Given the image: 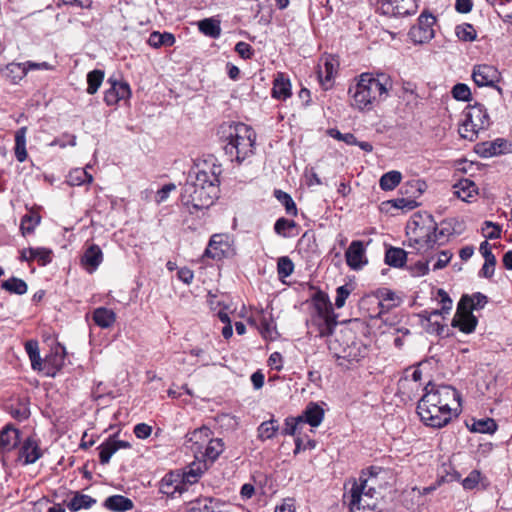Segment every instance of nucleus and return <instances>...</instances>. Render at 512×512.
<instances>
[{"label":"nucleus","mask_w":512,"mask_h":512,"mask_svg":"<svg viewBox=\"0 0 512 512\" xmlns=\"http://www.w3.org/2000/svg\"><path fill=\"white\" fill-rule=\"evenodd\" d=\"M451 93L453 98L459 101H469L471 98L470 88L464 83H457L454 85Z\"/></svg>","instance_id":"obj_50"},{"label":"nucleus","mask_w":512,"mask_h":512,"mask_svg":"<svg viewBox=\"0 0 512 512\" xmlns=\"http://www.w3.org/2000/svg\"><path fill=\"white\" fill-rule=\"evenodd\" d=\"M350 295V290L347 285H342L336 289L335 306L342 308L345 305L346 299Z\"/></svg>","instance_id":"obj_59"},{"label":"nucleus","mask_w":512,"mask_h":512,"mask_svg":"<svg viewBox=\"0 0 512 512\" xmlns=\"http://www.w3.org/2000/svg\"><path fill=\"white\" fill-rule=\"evenodd\" d=\"M312 326L316 328L317 336L326 337L332 334L337 322L332 315L313 316L311 320Z\"/></svg>","instance_id":"obj_19"},{"label":"nucleus","mask_w":512,"mask_h":512,"mask_svg":"<svg viewBox=\"0 0 512 512\" xmlns=\"http://www.w3.org/2000/svg\"><path fill=\"white\" fill-rule=\"evenodd\" d=\"M26 133H27V127H21L15 133L14 152H15V157L19 162H24L27 158Z\"/></svg>","instance_id":"obj_31"},{"label":"nucleus","mask_w":512,"mask_h":512,"mask_svg":"<svg viewBox=\"0 0 512 512\" xmlns=\"http://www.w3.org/2000/svg\"><path fill=\"white\" fill-rule=\"evenodd\" d=\"M299 417L302 424H309L312 427H318L324 418V409L315 402H310Z\"/></svg>","instance_id":"obj_17"},{"label":"nucleus","mask_w":512,"mask_h":512,"mask_svg":"<svg viewBox=\"0 0 512 512\" xmlns=\"http://www.w3.org/2000/svg\"><path fill=\"white\" fill-rule=\"evenodd\" d=\"M455 34L459 40L465 42H472L477 37V32L472 24L463 23L455 27Z\"/></svg>","instance_id":"obj_43"},{"label":"nucleus","mask_w":512,"mask_h":512,"mask_svg":"<svg viewBox=\"0 0 512 512\" xmlns=\"http://www.w3.org/2000/svg\"><path fill=\"white\" fill-rule=\"evenodd\" d=\"M411 225L414 226V241L422 247L425 245L427 248H430L437 243L442 244L452 234L450 223L445 221L441 223L440 227L435 225L425 227V225H420L416 220H413Z\"/></svg>","instance_id":"obj_7"},{"label":"nucleus","mask_w":512,"mask_h":512,"mask_svg":"<svg viewBox=\"0 0 512 512\" xmlns=\"http://www.w3.org/2000/svg\"><path fill=\"white\" fill-rule=\"evenodd\" d=\"M452 258L450 251H441L438 255L437 261L433 265V270H439L447 266Z\"/></svg>","instance_id":"obj_60"},{"label":"nucleus","mask_w":512,"mask_h":512,"mask_svg":"<svg viewBox=\"0 0 512 512\" xmlns=\"http://www.w3.org/2000/svg\"><path fill=\"white\" fill-rule=\"evenodd\" d=\"M152 433V427L146 423H139L134 427V434L139 439H146Z\"/></svg>","instance_id":"obj_62"},{"label":"nucleus","mask_w":512,"mask_h":512,"mask_svg":"<svg viewBox=\"0 0 512 512\" xmlns=\"http://www.w3.org/2000/svg\"><path fill=\"white\" fill-rule=\"evenodd\" d=\"M477 323L476 316L469 309L464 307L460 309V305H457V310L451 323L453 327L459 328L463 333L470 334L475 330Z\"/></svg>","instance_id":"obj_16"},{"label":"nucleus","mask_w":512,"mask_h":512,"mask_svg":"<svg viewBox=\"0 0 512 512\" xmlns=\"http://www.w3.org/2000/svg\"><path fill=\"white\" fill-rule=\"evenodd\" d=\"M347 265L353 270H359L367 264L365 247L362 241H352L345 252Z\"/></svg>","instance_id":"obj_14"},{"label":"nucleus","mask_w":512,"mask_h":512,"mask_svg":"<svg viewBox=\"0 0 512 512\" xmlns=\"http://www.w3.org/2000/svg\"><path fill=\"white\" fill-rule=\"evenodd\" d=\"M42 453L37 441L33 438H27L20 449V458H24V464L35 463Z\"/></svg>","instance_id":"obj_20"},{"label":"nucleus","mask_w":512,"mask_h":512,"mask_svg":"<svg viewBox=\"0 0 512 512\" xmlns=\"http://www.w3.org/2000/svg\"><path fill=\"white\" fill-rule=\"evenodd\" d=\"M221 172V166L213 161H204L193 167L182 188L183 205L196 211L209 208L218 197Z\"/></svg>","instance_id":"obj_1"},{"label":"nucleus","mask_w":512,"mask_h":512,"mask_svg":"<svg viewBox=\"0 0 512 512\" xmlns=\"http://www.w3.org/2000/svg\"><path fill=\"white\" fill-rule=\"evenodd\" d=\"M324 69H325V76L324 77H323V71L322 70H320L318 72L319 79H320L322 85H325V83L330 82L333 79V77L335 76V74L337 73V69H336V66H335L333 60H326L324 62Z\"/></svg>","instance_id":"obj_51"},{"label":"nucleus","mask_w":512,"mask_h":512,"mask_svg":"<svg viewBox=\"0 0 512 512\" xmlns=\"http://www.w3.org/2000/svg\"><path fill=\"white\" fill-rule=\"evenodd\" d=\"M27 75V70L23 63H9L3 70V76L13 84H17Z\"/></svg>","instance_id":"obj_28"},{"label":"nucleus","mask_w":512,"mask_h":512,"mask_svg":"<svg viewBox=\"0 0 512 512\" xmlns=\"http://www.w3.org/2000/svg\"><path fill=\"white\" fill-rule=\"evenodd\" d=\"M176 189L175 184L169 183L164 185L160 190L156 193V202L162 203L167 200L169 194Z\"/></svg>","instance_id":"obj_61"},{"label":"nucleus","mask_w":512,"mask_h":512,"mask_svg":"<svg viewBox=\"0 0 512 512\" xmlns=\"http://www.w3.org/2000/svg\"><path fill=\"white\" fill-rule=\"evenodd\" d=\"M472 78L477 86L494 87L502 94V89L496 85L500 79V73L494 66L487 64L476 65L473 68Z\"/></svg>","instance_id":"obj_10"},{"label":"nucleus","mask_w":512,"mask_h":512,"mask_svg":"<svg viewBox=\"0 0 512 512\" xmlns=\"http://www.w3.org/2000/svg\"><path fill=\"white\" fill-rule=\"evenodd\" d=\"M104 507L113 512H126L134 507L133 501L123 495H112L106 498Z\"/></svg>","instance_id":"obj_23"},{"label":"nucleus","mask_w":512,"mask_h":512,"mask_svg":"<svg viewBox=\"0 0 512 512\" xmlns=\"http://www.w3.org/2000/svg\"><path fill=\"white\" fill-rule=\"evenodd\" d=\"M25 350L31 361L32 369L35 371H39V369H41V364L43 360L40 357L38 342L35 340L27 341L25 343Z\"/></svg>","instance_id":"obj_35"},{"label":"nucleus","mask_w":512,"mask_h":512,"mask_svg":"<svg viewBox=\"0 0 512 512\" xmlns=\"http://www.w3.org/2000/svg\"><path fill=\"white\" fill-rule=\"evenodd\" d=\"M401 179V173L399 171L392 170L381 176L379 186L384 191H391L400 184Z\"/></svg>","instance_id":"obj_34"},{"label":"nucleus","mask_w":512,"mask_h":512,"mask_svg":"<svg viewBox=\"0 0 512 512\" xmlns=\"http://www.w3.org/2000/svg\"><path fill=\"white\" fill-rule=\"evenodd\" d=\"M198 28L201 33L214 39L221 35L220 22L213 18H206L199 21Z\"/></svg>","instance_id":"obj_33"},{"label":"nucleus","mask_w":512,"mask_h":512,"mask_svg":"<svg viewBox=\"0 0 512 512\" xmlns=\"http://www.w3.org/2000/svg\"><path fill=\"white\" fill-rule=\"evenodd\" d=\"M221 137L227 141L225 153L241 163L253 154L256 135L251 127L244 123H226L220 128Z\"/></svg>","instance_id":"obj_3"},{"label":"nucleus","mask_w":512,"mask_h":512,"mask_svg":"<svg viewBox=\"0 0 512 512\" xmlns=\"http://www.w3.org/2000/svg\"><path fill=\"white\" fill-rule=\"evenodd\" d=\"M407 259L405 250L396 247H390L385 253V263L392 267H402Z\"/></svg>","instance_id":"obj_30"},{"label":"nucleus","mask_w":512,"mask_h":512,"mask_svg":"<svg viewBox=\"0 0 512 512\" xmlns=\"http://www.w3.org/2000/svg\"><path fill=\"white\" fill-rule=\"evenodd\" d=\"M30 258L37 260L41 266H45L52 261V250L45 247L29 248Z\"/></svg>","instance_id":"obj_45"},{"label":"nucleus","mask_w":512,"mask_h":512,"mask_svg":"<svg viewBox=\"0 0 512 512\" xmlns=\"http://www.w3.org/2000/svg\"><path fill=\"white\" fill-rule=\"evenodd\" d=\"M366 472L363 471L357 480H353L351 488L344 493V501L348 503L350 512H373L377 507L376 489L369 484L376 478L378 472L376 468L371 467Z\"/></svg>","instance_id":"obj_4"},{"label":"nucleus","mask_w":512,"mask_h":512,"mask_svg":"<svg viewBox=\"0 0 512 512\" xmlns=\"http://www.w3.org/2000/svg\"><path fill=\"white\" fill-rule=\"evenodd\" d=\"M436 18L428 12H423L419 18L418 23L414 25L409 32L411 39L415 43H426L434 38V24Z\"/></svg>","instance_id":"obj_9"},{"label":"nucleus","mask_w":512,"mask_h":512,"mask_svg":"<svg viewBox=\"0 0 512 512\" xmlns=\"http://www.w3.org/2000/svg\"><path fill=\"white\" fill-rule=\"evenodd\" d=\"M466 126L476 127L481 131L486 130L490 126V119L486 108L482 104L476 103L469 106L465 112Z\"/></svg>","instance_id":"obj_12"},{"label":"nucleus","mask_w":512,"mask_h":512,"mask_svg":"<svg viewBox=\"0 0 512 512\" xmlns=\"http://www.w3.org/2000/svg\"><path fill=\"white\" fill-rule=\"evenodd\" d=\"M93 177L84 169H75L68 176V183L72 186H79L85 183H91Z\"/></svg>","instance_id":"obj_47"},{"label":"nucleus","mask_w":512,"mask_h":512,"mask_svg":"<svg viewBox=\"0 0 512 512\" xmlns=\"http://www.w3.org/2000/svg\"><path fill=\"white\" fill-rule=\"evenodd\" d=\"M497 430V424L492 418L474 420L470 431L476 433L493 434Z\"/></svg>","instance_id":"obj_38"},{"label":"nucleus","mask_w":512,"mask_h":512,"mask_svg":"<svg viewBox=\"0 0 512 512\" xmlns=\"http://www.w3.org/2000/svg\"><path fill=\"white\" fill-rule=\"evenodd\" d=\"M279 429V425L275 419L264 421L258 427V437L261 440L272 439Z\"/></svg>","instance_id":"obj_39"},{"label":"nucleus","mask_w":512,"mask_h":512,"mask_svg":"<svg viewBox=\"0 0 512 512\" xmlns=\"http://www.w3.org/2000/svg\"><path fill=\"white\" fill-rule=\"evenodd\" d=\"M423 405L439 406L442 409H449V412L457 411L460 407L459 392L449 385H436L429 382L424 388V395L421 397Z\"/></svg>","instance_id":"obj_5"},{"label":"nucleus","mask_w":512,"mask_h":512,"mask_svg":"<svg viewBox=\"0 0 512 512\" xmlns=\"http://www.w3.org/2000/svg\"><path fill=\"white\" fill-rule=\"evenodd\" d=\"M96 503V499L89 495L75 492L73 497L67 503V507L70 511L76 512L81 509H89Z\"/></svg>","instance_id":"obj_26"},{"label":"nucleus","mask_w":512,"mask_h":512,"mask_svg":"<svg viewBox=\"0 0 512 512\" xmlns=\"http://www.w3.org/2000/svg\"><path fill=\"white\" fill-rule=\"evenodd\" d=\"M487 302H488L487 296H485L484 294H482L480 292H477V293H474L472 296L463 295L461 297L460 301L458 302V304L460 305V309H462V307H464V308L469 309V311L472 312L473 310L482 309L486 305Z\"/></svg>","instance_id":"obj_25"},{"label":"nucleus","mask_w":512,"mask_h":512,"mask_svg":"<svg viewBox=\"0 0 512 512\" xmlns=\"http://www.w3.org/2000/svg\"><path fill=\"white\" fill-rule=\"evenodd\" d=\"M417 413L421 421L432 428H442L446 426L452 419V413L449 409H442L439 406L423 405L422 399L419 400L417 405Z\"/></svg>","instance_id":"obj_8"},{"label":"nucleus","mask_w":512,"mask_h":512,"mask_svg":"<svg viewBox=\"0 0 512 512\" xmlns=\"http://www.w3.org/2000/svg\"><path fill=\"white\" fill-rule=\"evenodd\" d=\"M482 231L487 239H498L501 236V227L491 221H485Z\"/></svg>","instance_id":"obj_52"},{"label":"nucleus","mask_w":512,"mask_h":512,"mask_svg":"<svg viewBox=\"0 0 512 512\" xmlns=\"http://www.w3.org/2000/svg\"><path fill=\"white\" fill-rule=\"evenodd\" d=\"M19 443V431L7 425L0 431V453L10 452Z\"/></svg>","instance_id":"obj_18"},{"label":"nucleus","mask_w":512,"mask_h":512,"mask_svg":"<svg viewBox=\"0 0 512 512\" xmlns=\"http://www.w3.org/2000/svg\"><path fill=\"white\" fill-rule=\"evenodd\" d=\"M202 474V465L200 463H192L185 468L182 481L185 484H194L199 480Z\"/></svg>","instance_id":"obj_44"},{"label":"nucleus","mask_w":512,"mask_h":512,"mask_svg":"<svg viewBox=\"0 0 512 512\" xmlns=\"http://www.w3.org/2000/svg\"><path fill=\"white\" fill-rule=\"evenodd\" d=\"M291 83L283 73H278L273 82L272 97L286 100L291 96Z\"/></svg>","instance_id":"obj_21"},{"label":"nucleus","mask_w":512,"mask_h":512,"mask_svg":"<svg viewBox=\"0 0 512 512\" xmlns=\"http://www.w3.org/2000/svg\"><path fill=\"white\" fill-rule=\"evenodd\" d=\"M98 449L99 460L102 465L108 464L113 454L117 452V447L113 444V437H109Z\"/></svg>","instance_id":"obj_41"},{"label":"nucleus","mask_w":512,"mask_h":512,"mask_svg":"<svg viewBox=\"0 0 512 512\" xmlns=\"http://www.w3.org/2000/svg\"><path fill=\"white\" fill-rule=\"evenodd\" d=\"M104 80V71L95 69L88 73L87 75V93L90 95L95 94L100 88L102 82Z\"/></svg>","instance_id":"obj_40"},{"label":"nucleus","mask_w":512,"mask_h":512,"mask_svg":"<svg viewBox=\"0 0 512 512\" xmlns=\"http://www.w3.org/2000/svg\"><path fill=\"white\" fill-rule=\"evenodd\" d=\"M93 320L99 327L109 328L114 324L116 315L111 309L99 307L93 312Z\"/></svg>","instance_id":"obj_27"},{"label":"nucleus","mask_w":512,"mask_h":512,"mask_svg":"<svg viewBox=\"0 0 512 512\" xmlns=\"http://www.w3.org/2000/svg\"><path fill=\"white\" fill-rule=\"evenodd\" d=\"M480 478V471L473 470L468 474L466 478L463 479L462 486L464 487V489L472 490L478 485Z\"/></svg>","instance_id":"obj_55"},{"label":"nucleus","mask_w":512,"mask_h":512,"mask_svg":"<svg viewBox=\"0 0 512 512\" xmlns=\"http://www.w3.org/2000/svg\"><path fill=\"white\" fill-rule=\"evenodd\" d=\"M108 83L111 84V87L104 94V101L107 105H116L119 101L130 98L131 89L127 82H119L109 78Z\"/></svg>","instance_id":"obj_13"},{"label":"nucleus","mask_w":512,"mask_h":512,"mask_svg":"<svg viewBox=\"0 0 512 512\" xmlns=\"http://www.w3.org/2000/svg\"><path fill=\"white\" fill-rule=\"evenodd\" d=\"M302 419L297 417H288L285 419L284 428L282 434L284 435H295L302 429Z\"/></svg>","instance_id":"obj_49"},{"label":"nucleus","mask_w":512,"mask_h":512,"mask_svg":"<svg viewBox=\"0 0 512 512\" xmlns=\"http://www.w3.org/2000/svg\"><path fill=\"white\" fill-rule=\"evenodd\" d=\"M416 0H381L380 9L384 15L403 17L417 11Z\"/></svg>","instance_id":"obj_11"},{"label":"nucleus","mask_w":512,"mask_h":512,"mask_svg":"<svg viewBox=\"0 0 512 512\" xmlns=\"http://www.w3.org/2000/svg\"><path fill=\"white\" fill-rule=\"evenodd\" d=\"M295 225L296 224L293 220H288L282 217L275 222L274 230L278 235L286 237V230L294 228Z\"/></svg>","instance_id":"obj_54"},{"label":"nucleus","mask_w":512,"mask_h":512,"mask_svg":"<svg viewBox=\"0 0 512 512\" xmlns=\"http://www.w3.org/2000/svg\"><path fill=\"white\" fill-rule=\"evenodd\" d=\"M147 43L153 48L171 47L175 43V36L169 32L154 31L149 35Z\"/></svg>","instance_id":"obj_29"},{"label":"nucleus","mask_w":512,"mask_h":512,"mask_svg":"<svg viewBox=\"0 0 512 512\" xmlns=\"http://www.w3.org/2000/svg\"><path fill=\"white\" fill-rule=\"evenodd\" d=\"M437 295L439 297V303L441 304V310L445 314H448L451 311L452 306H453L452 299L449 297L447 292L443 289H439L437 292Z\"/></svg>","instance_id":"obj_56"},{"label":"nucleus","mask_w":512,"mask_h":512,"mask_svg":"<svg viewBox=\"0 0 512 512\" xmlns=\"http://www.w3.org/2000/svg\"><path fill=\"white\" fill-rule=\"evenodd\" d=\"M454 194L461 200L469 202V199L477 194V186L470 179H461L454 185Z\"/></svg>","instance_id":"obj_24"},{"label":"nucleus","mask_w":512,"mask_h":512,"mask_svg":"<svg viewBox=\"0 0 512 512\" xmlns=\"http://www.w3.org/2000/svg\"><path fill=\"white\" fill-rule=\"evenodd\" d=\"M393 82L386 74L362 73L356 84L351 86L348 93L351 95V105L361 111H370L374 105L385 101L392 90Z\"/></svg>","instance_id":"obj_2"},{"label":"nucleus","mask_w":512,"mask_h":512,"mask_svg":"<svg viewBox=\"0 0 512 512\" xmlns=\"http://www.w3.org/2000/svg\"><path fill=\"white\" fill-rule=\"evenodd\" d=\"M103 254L98 245H91L82 256V264L91 273L101 264Z\"/></svg>","instance_id":"obj_22"},{"label":"nucleus","mask_w":512,"mask_h":512,"mask_svg":"<svg viewBox=\"0 0 512 512\" xmlns=\"http://www.w3.org/2000/svg\"><path fill=\"white\" fill-rule=\"evenodd\" d=\"M1 289L10 294L24 295L28 290V285L23 279L11 277L1 283Z\"/></svg>","instance_id":"obj_32"},{"label":"nucleus","mask_w":512,"mask_h":512,"mask_svg":"<svg viewBox=\"0 0 512 512\" xmlns=\"http://www.w3.org/2000/svg\"><path fill=\"white\" fill-rule=\"evenodd\" d=\"M224 450V443L222 439H211L205 449L204 456L206 459L214 462Z\"/></svg>","instance_id":"obj_42"},{"label":"nucleus","mask_w":512,"mask_h":512,"mask_svg":"<svg viewBox=\"0 0 512 512\" xmlns=\"http://www.w3.org/2000/svg\"><path fill=\"white\" fill-rule=\"evenodd\" d=\"M10 413L15 419L18 420H25L30 415L29 408L26 405H22L19 408H12Z\"/></svg>","instance_id":"obj_64"},{"label":"nucleus","mask_w":512,"mask_h":512,"mask_svg":"<svg viewBox=\"0 0 512 512\" xmlns=\"http://www.w3.org/2000/svg\"><path fill=\"white\" fill-rule=\"evenodd\" d=\"M41 217L35 212H29L25 214L20 223V230L25 236L34 232L35 228L40 224Z\"/></svg>","instance_id":"obj_36"},{"label":"nucleus","mask_w":512,"mask_h":512,"mask_svg":"<svg viewBox=\"0 0 512 512\" xmlns=\"http://www.w3.org/2000/svg\"><path fill=\"white\" fill-rule=\"evenodd\" d=\"M313 304L316 310V314L314 316H327L333 314L331 303L326 295L322 293L316 294L313 298Z\"/></svg>","instance_id":"obj_37"},{"label":"nucleus","mask_w":512,"mask_h":512,"mask_svg":"<svg viewBox=\"0 0 512 512\" xmlns=\"http://www.w3.org/2000/svg\"><path fill=\"white\" fill-rule=\"evenodd\" d=\"M489 260L490 259H485V263L480 270V276L485 278H491L495 270L496 258L491 259V262H489Z\"/></svg>","instance_id":"obj_63"},{"label":"nucleus","mask_w":512,"mask_h":512,"mask_svg":"<svg viewBox=\"0 0 512 512\" xmlns=\"http://www.w3.org/2000/svg\"><path fill=\"white\" fill-rule=\"evenodd\" d=\"M397 209L413 210L417 206V202L410 198H396L390 201Z\"/></svg>","instance_id":"obj_57"},{"label":"nucleus","mask_w":512,"mask_h":512,"mask_svg":"<svg viewBox=\"0 0 512 512\" xmlns=\"http://www.w3.org/2000/svg\"><path fill=\"white\" fill-rule=\"evenodd\" d=\"M340 335L343 340H346L345 343H340V339L337 338L329 345V348L335 351L336 358L350 363L359 362L365 356L367 348L354 340L353 333L349 329L341 330Z\"/></svg>","instance_id":"obj_6"},{"label":"nucleus","mask_w":512,"mask_h":512,"mask_svg":"<svg viewBox=\"0 0 512 512\" xmlns=\"http://www.w3.org/2000/svg\"><path fill=\"white\" fill-rule=\"evenodd\" d=\"M65 364V351L56 349L43 359L41 369L39 372H43L45 376L55 377L57 373L63 368Z\"/></svg>","instance_id":"obj_15"},{"label":"nucleus","mask_w":512,"mask_h":512,"mask_svg":"<svg viewBox=\"0 0 512 512\" xmlns=\"http://www.w3.org/2000/svg\"><path fill=\"white\" fill-rule=\"evenodd\" d=\"M235 51L243 59H251L254 54L252 46L243 41H240L235 45Z\"/></svg>","instance_id":"obj_58"},{"label":"nucleus","mask_w":512,"mask_h":512,"mask_svg":"<svg viewBox=\"0 0 512 512\" xmlns=\"http://www.w3.org/2000/svg\"><path fill=\"white\" fill-rule=\"evenodd\" d=\"M459 134L463 139H467L470 141L475 140L478 137V133L481 131L476 127H472L470 125L466 126V119L463 120L461 125L459 126Z\"/></svg>","instance_id":"obj_53"},{"label":"nucleus","mask_w":512,"mask_h":512,"mask_svg":"<svg viewBox=\"0 0 512 512\" xmlns=\"http://www.w3.org/2000/svg\"><path fill=\"white\" fill-rule=\"evenodd\" d=\"M274 195H275L276 199L285 207L286 212L289 215H292V216L297 215L296 204H295L294 200L292 199V197L288 193H286L282 190H275Z\"/></svg>","instance_id":"obj_46"},{"label":"nucleus","mask_w":512,"mask_h":512,"mask_svg":"<svg viewBox=\"0 0 512 512\" xmlns=\"http://www.w3.org/2000/svg\"><path fill=\"white\" fill-rule=\"evenodd\" d=\"M294 271V263L288 256H282L277 261V273L280 279L289 277Z\"/></svg>","instance_id":"obj_48"}]
</instances>
